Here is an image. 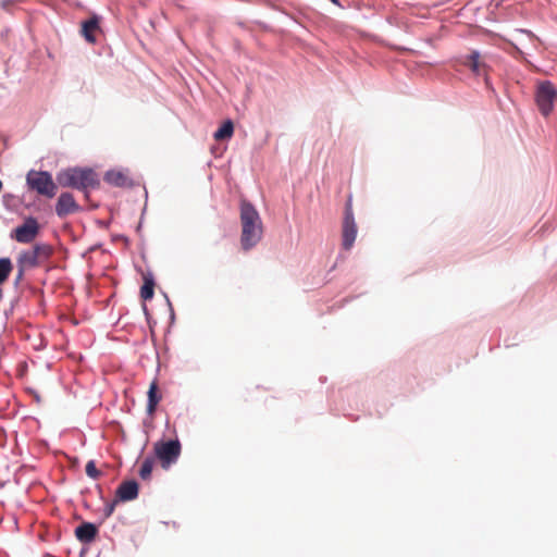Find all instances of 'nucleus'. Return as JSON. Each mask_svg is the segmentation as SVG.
<instances>
[{"label": "nucleus", "mask_w": 557, "mask_h": 557, "mask_svg": "<svg viewBox=\"0 0 557 557\" xmlns=\"http://www.w3.org/2000/svg\"><path fill=\"white\" fill-rule=\"evenodd\" d=\"M535 102L543 116H548L555 108L557 101V88L549 81L537 83L535 89Z\"/></svg>", "instance_id": "39448f33"}, {"label": "nucleus", "mask_w": 557, "mask_h": 557, "mask_svg": "<svg viewBox=\"0 0 557 557\" xmlns=\"http://www.w3.org/2000/svg\"><path fill=\"white\" fill-rule=\"evenodd\" d=\"M154 294V282L150 277H145L144 284L140 288V297L144 300H149Z\"/></svg>", "instance_id": "f3484780"}, {"label": "nucleus", "mask_w": 557, "mask_h": 557, "mask_svg": "<svg viewBox=\"0 0 557 557\" xmlns=\"http://www.w3.org/2000/svg\"><path fill=\"white\" fill-rule=\"evenodd\" d=\"M240 246L248 251L261 240L263 226L258 211L246 200L240 202Z\"/></svg>", "instance_id": "f257e3e1"}, {"label": "nucleus", "mask_w": 557, "mask_h": 557, "mask_svg": "<svg viewBox=\"0 0 557 557\" xmlns=\"http://www.w3.org/2000/svg\"><path fill=\"white\" fill-rule=\"evenodd\" d=\"M26 183L29 189L47 198H53L58 190L52 175L46 171H29L26 175Z\"/></svg>", "instance_id": "20e7f679"}, {"label": "nucleus", "mask_w": 557, "mask_h": 557, "mask_svg": "<svg viewBox=\"0 0 557 557\" xmlns=\"http://www.w3.org/2000/svg\"><path fill=\"white\" fill-rule=\"evenodd\" d=\"M97 533V527L90 522H84L75 529L76 537L83 543L92 542Z\"/></svg>", "instance_id": "f8f14e48"}, {"label": "nucleus", "mask_w": 557, "mask_h": 557, "mask_svg": "<svg viewBox=\"0 0 557 557\" xmlns=\"http://www.w3.org/2000/svg\"><path fill=\"white\" fill-rule=\"evenodd\" d=\"M104 181L116 187H128L132 185V180L122 171H108L104 175Z\"/></svg>", "instance_id": "ddd939ff"}, {"label": "nucleus", "mask_w": 557, "mask_h": 557, "mask_svg": "<svg viewBox=\"0 0 557 557\" xmlns=\"http://www.w3.org/2000/svg\"><path fill=\"white\" fill-rule=\"evenodd\" d=\"M234 134V124L231 120H226L221 127L213 134L215 140L230 139Z\"/></svg>", "instance_id": "dca6fc26"}, {"label": "nucleus", "mask_w": 557, "mask_h": 557, "mask_svg": "<svg viewBox=\"0 0 557 557\" xmlns=\"http://www.w3.org/2000/svg\"><path fill=\"white\" fill-rule=\"evenodd\" d=\"M57 182L62 187L83 190L88 198V190L100 184L97 173L86 168H70L58 173Z\"/></svg>", "instance_id": "f03ea898"}, {"label": "nucleus", "mask_w": 557, "mask_h": 557, "mask_svg": "<svg viewBox=\"0 0 557 557\" xmlns=\"http://www.w3.org/2000/svg\"><path fill=\"white\" fill-rule=\"evenodd\" d=\"M99 28V22L97 17H91L82 24V34L85 39L90 42H96L95 32Z\"/></svg>", "instance_id": "2eb2a0df"}, {"label": "nucleus", "mask_w": 557, "mask_h": 557, "mask_svg": "<svg viewBox=\"0 0 557 557\" xmlns=\"http://www.w3.org/2000/svg\"><path fill=\"white\" fill-rule=\"evenodd\" d=\"M461 64L469 67L471 72L478 76L484 75L485 83L488 84L487 78V65L482 60L481 54L478 51H471V53L462 57Z\"/></svg>", "instance_id": "9d476101"}, {"label": "nucleus", "mask_w": 557, "mask_h": 557, "mask_svg": "<svg viewBox=\"0 0 557 557\" xmlns=\"http://www.w3.org/2000/svg\"><path fill=\"white\" fill-rule=\"evenodd\" d=\"M333 3L338 4V0H331Z\"/></svg>", "instance_id": "4be33fe9"}, {"label": "nucleus", "mask_w": 557, "mask_h": 557, "mask_svg": "<svg viewBox=\"0 0 557 557\" xmlns=\"http://www.w3.org/2000/svg\"><path fill=\"white\" fill-rule=\"evenodd\" d=\"M120 500L115 497L112 503L108 504L106 509H104V515L106 517H110L113 512H114V509H115V506L116 504L119 503Z\"/></svg>", "instance_id": "412c9836"}, {"label": "nucleus", "mask_w": 557, "mask_h": 557, "mask_svg": "<svg viewBox=\"0 0 557 557\" xmlns=\"http://www.w3.org/2000/svg\"><path fill=\"white\" fill-rule=\"evenodd\" d=\"M153 465H154V459L151 457H148L143 461L140 470H139V475L143 480L150 479V475H151V472L153 469Z\"/></svg>", "instance_id": "6ab92c4d"}, {"label": "nucleus", "mask_w": 557, "mask_h": 557, "mask_svg": "<svg viewBox=\"0 0 557 557\" xmlns=\"http://www.w3.org/2000/svg\"><path fill=\"white\" fill-rule=\"evenodd\" d=\"M81 210L74 196L71 193H62L55 203V213L59 218H64Z\"/></svg>", "instance_id": "1a4fd4ad"}, {"label": "nucleus", "mask_w": 557, "mask_h": 557, "mask_svg": "<svg viewBox=\"0 0 557 557\" xmlns=\"http://www.w3.org/2000/svg\"><path fill=\"white\" fill-rule=\"evenodd\" d=\"M53 253V248L49 244H36L30 249L20 252L17 257L18 277H22L25 270L39 267L48 261Z\"/></svg>", "instance_id": "7ed1b4c3"}, {"label": "nucleus", "mask_w": 557, "mask_h": 557, "mask_svg": "<svg viewBox=\"0 0 557 557\" xmlns=\"http://www.w3.org/2000/svg\"><path fill=\"white\" fill-rule=\"evenodd\" d=\"M358 226L355 221L352 203L349 198L345 206L344 220L342 224V246L345 250L351 249L357 237Z\"/></svg>", "instance_id": "0eeeda50"}, {"label": "nucleus", "mask_w": 557, "mask_h": 557, "mask_svg": "<svg viewBox=\"0 0 557 557\" xmlns=\"http://www.w3.org/2000/svg\"><path fill=\"white\" fill-rule=\"evenodd\" d=\"M138 496V484L135 481L123 482L116 490L115 497L120 502H129Z\"/></svg>", "instance_id": "9b49d317"}, {"label": "nucleus", "mask_w": 557, "mask_h": 557, "mask_svg": "<svg viewBox=\"0 0 557 557\" xmlns=\"http://www.w3.org/2000/svg\"><path fill=\"white\" fill-rule=\"evenodd\" d=\"M12 269V262L9 258L0 259V285L8 280Z\"/></svg>", "instance_id": "a211bd4d"}, {"label": "nucleus", "mask_w": 557, "mask_h": 557, "mask_svg": "<svg viewBox=\"0 0 557 557\" xmlns=\"http://www.w3.org/2000/svg\"><path fill=\"white\" fill-rule=\"evenodd\" d=\"M181 450L182 446L178 440L159 441L153 445L154 455L164 469L177 461Z\"/></svg>", "instance_id": "423d86ee"}, {"label": "nucleus", "mask_w": 557, "mask_h": 557, "mask_svg": "<svg viewBox=\"0 0 557 557\" xmlns=\"http://www.w3.org/2000/svg\"><path fill=\"white\" fill-rule=\"evenodd\" d=\"M85 470L86 474L94 480H97L101 475V472L97 469L94 460H89L87 462Z\"/></svg>", "instance_id": "aec40b11"}, {"label": "nucleus", "mask_w": 557, "mask_h": 557, "mask_svg": "<svg viewBox=\"0 0 557 557\" xmlns=\"http://www.w3.org/2000/svg\"><path fill=\"white\" fill-rule=\"evenodd\" d=\"M40 225L35 218L25 219L22 225H18L11 237L21 244H29L32 243L39 234Z\"/></svg>", "instance_id": "6e6552de"}, {"label": "nucleus", "mask_w": 557, "mask_h": 557, "mask_svg": "<svg viewBox=\"0 0 557 557\" xmlns=\"http://www.w3.org/2000/svg\"><path fill=\"white\" fill-rule=\"evenodd\" d=\"M161 400V395L159 393V387L157 381L151 382L148 389V403H147V412L152 416L156 411V408Z\"/></svg>", "instance_id": "4468645a"}]
</instances>
